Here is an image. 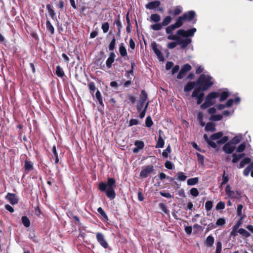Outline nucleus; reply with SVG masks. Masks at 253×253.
I'll return each instance as SVG.
<instances>
[{"label": "nucleus", "mask_w": 253, "mask_h": 253, "mask_svg": "<svg viewBox=\"0 0 253 253\" xmlns=\"http://www.w3.org/2000/svg\"><path fill=\"white\" fill-rule=\"evenodd\" d=\"M116 181L115 178L108 177L106 183L101 182L98 185V189L101 192H105L106 196L110 200H113L116 197L114 188Z\"/></svg>", "instance_id": "f257e3e1"}, {"label": "nucleus", "mask_w": 253, "mask_h": 253, "mask_svg": "<svg viewBox=\"0 0 253 253\" xmlns=\"http://www.w3.org/2000/svg\"><path fill=\"white\" fill-rule=\"evenodd\" d=\"M214 82V80L212 77L209 74H203L200 75L196 83L199 85L203 91H205L211 86Z\"/></svg>", "instance_id": "f03ea898"}, {"label": "nucleus", "mask_w": 253, "mask_h": 253, "mask_svg": "<svg viewBox=\"0 0 253 253\" xmlns=\"http://www.w3.org/2000/svg\"><path fill=\"white\" fill-rule=\"evenodd\" d=\"M219 93L212 92L210 93L206 97L205 102L201 105L202 109H206L215 103L216 98L219 96Z\"/></svg>", "instance_id": "7ed1b4c3"}, {"label": "nucleus", "mask_w": 253, "mask_h": 253, "mask_svg": "<svg viewBox=\"0 0 253 253\" xmlns=\"http://www.w3.org/2000/svg\"><path fill=\"white\" fill-rule=\"evenodd\" d=\"M154 171L153 165H147L142 167L139 174L141 178H145Z\"/></svg>", "instance_id": "20e7f679"}, {"label": "nucleus", "mask_w": 253, "mask_h": 253, "mask_svg": "<svg viewBox=\"0 0 253 253\" xmlns=\"http://www.w3.org/2000/svg\"><path fill=\"white\" fill-rule=\"evenodd\" d=\"M196 30L195 28H193L188 30L180 29L177 31L176 34L179 36L187 38L189 37H193L196 32Z\"/></svg>", "instance_id": "39448f33"}, {"label": "nucleus", "mask_w": 253, "mask_h": 253, "mask_svg": "<svg viewBox=\"0 0 253 253\" xmlns=\"http://www.w3.org/2000/svg\"><path fill=\"white\" fill-rule=\"evenodd\" d=\"M210 138L211 140H216L221 138L220 140L217 142H227L229 140L228 136H223V133L222 132H218L212 134Z\"/></svg>", "instance_id": "423d86ee"}, {"label": "nucleus", "mask_w": 253, "mask_h": 253, "mask_svg": "<svg viewBox=\"0 0 253 253\" xmlns=\"http://www.w3.org/2000/svg\"><path fill=\"white\" fill-rule=\"evenodd\" d=\"M96 239L99 244L104 249H107L108 247V244L104 238V236L102 233L97 232L96 235Z\"/></svg>", "instance_id": "0eeeda50"}, {"label": "nucleus", "mask_w": 253, "mask_h": 253, "mask_svg": "<svg viewBox=\"0 0 253 253\" xmlns=\"http://www.w3.org/2000/svg\"><path fill=\"white\" fill-rule=\"evenodd\" d=\"M11 205H16L18 203L19 200L15 194L8 193L5 197Z\"/></svg>", "instance_id": "6e6552de"}, {"label": "nucleus", "mask_w": 253, "mask_h": 253, "mask_svg": "<svg viewBox=\"0 0 253 253\" xmlns=\"http://www.w3.org/2000/svg\"><path fill=\"white\" fill-rule=\"evenodd\" d=\"M151 46L154 52L156 54L159 60L163 61L164 60V58L163 54L158 48V44L156 42H153L152 43Z\"/></svg>", "instance_id": "1a4fd4ad"}, {"label": "nucleus", "mask_w": 253, "mask_h": 253, "mask_svg": "<svg viewBox=\"0 0 253 253\" xmlns=\"http://www.w3.org/2000/svg\"><path fill=\"white\" fill-rule=\"evenodd\" d=\"M237 143H225L223 146V151L226 154H231L235 149V147L231 144H237Z\"/></svg>", "instance_id": "9d476101"}, {"label": "nucleus", "mask_w": 253, "mask_h": 253, "mask_svg": "<svg viewBox=\"0 0 253 253\" xmlns=\"http://www.w3.org/2000/svg\"><path fill=\"white\" fill-rule=\"evenodd\" d=\"M191 42V40L189 38H185L184 39H181L179 38L178 41V44L181 45V48H185L189 43Z\"/></svg>", "instance_id": "9b49d317"}, {"label": "nucleus", "mask_w": 253, "mask_h": 253, "mask_svg": "<svg viewBox=\"0 0 253 253\" xmlns=\"http://www.w3.org/2000/svg\"><path fill=\"white\" fill-rule=\"evenodd\" d=\"M160 4V1L157 0L148 3L145 6L149 9H155L158 8Z\"/></svg>", "instance_id": "f8f14e48"}, {"label": "nucleus", "mask_w": 253, "mask_h": 253, "mask_svg": "<svg viewBox=\"0 0 253 253\" xmlns=\"http://www.w3.org/2000/svg\"><path fill=\"white\" fill-rule=\"evenodd\" d=\"M182 11V7L180 6H176L173 7V10L169 9L168 13L169 14H173L174 15H177L179 14Z\"/></svg>", "instance_id": "ddd939ff"}, {"label": "nucleus", "mask_w": 253, "mask_h": 253, "mask_svg": "<svg viewBox=\"0 0 253 253\" xmlns=\"http://www.w3.org/2000/svg\"><path fill=\"white\" fill-rule=\"evenodd\" d=\"M185 20L191 21L195 16V12L194 11H189L185 13L183 15Z\"/></svg>", "instance_id": "4468645a"}, {"label": "nucleus", "mask_w": 253, "mask_h": 253, "mask_svg": "<svg viewBox=\"0 0 253 253\" xmlns=\"http://www.w3.org/2000/svg\"><path fill=\"white\" fill-rule=\"evenodd\" d=\"M33 164L31 161L26 160L24 164V170L26 173H28L30 171L33 169Z\"/></svg>", "instance_id": "2eb2a0df"}, {"label": "nucleus", "mask_w": 253, "mask_h": 253, "mask_svg": "<svg viewBox=\"0 0 253 253\" xmlns=\"http://www.w3.org/2000/svg\"><path fill=\"white\" fill-rule=\"evenodd\" d=\"M115 57V53L114 52H111L106 62V64L108 68H110L111 67L112 64L114 61Z\"/></svg>", "instance_id": "dca6fc26"}, {"label": "nucleus", "mask_w": 253, "mask_h": 253, "mask_svg": "<svg viewBox=\"0 0 253 253\" xmlns=\"http://www.w3.org/2000/svg\"><path fill=\"white\" fill-rule=\"evenodd\" d=\"M214 242V239L211 235L208 236L205 242V245L207 247H211Z\"/></svg>", "instance_id": "f3484780"}, {"label": "nucleus", "mask_w": 253, "mask_h": 253, "mask_svg": "<svg viewBox=\"0 0 253 253\" xmlns=\"http://www.w3.org/2000/svg\"><path fill=\"white\" fill-rule=\"evenodd\" d=\"M203 90L202 88L199 86V87L196 88L194 89L192 96L193 97H197L198 96H200L202 94V95H204V93H203Z\"/></svg>", "instance_id": "a211bd4d"}, {"label": "nucleus", "mask_w": 253, "mask_h": 253, "mask_svg": "<svg viewBox=\"0 0 253 253\" xmlns=\"http://www.w3.org/2000/svg\"><path fill=\"white\" fill-rule=\"evenodd\" d=\"M229 92L225 90L222 91L220 93H219V96H220L219 101L222 102L227 98V97L229 96Z\"/></svg>", "instance_id": "6ab92c4d"}, {"label": "nucleus", "mask_w": 253, "mask_h": 253, "mask_svg": "<svg viewBox=\"0 0 253 253\" xmlns=\"http://www.w3.org/2000/svg\"><path fill=\"white\" fill-rule=\"evenodd\" d=\"M196 83L194 82H191L188 83L184 87V90L185 92H188L192 90L195 86Z\"/></svg>", "instance_id": "aec40b11"}, {"label": "nucleus", "mask_w": 253, "mask_h": 253, "mask_svg": "<svg viewBox=\"0 0 253 253\" xmlns=\"http://www.w3.org/2000/svg\"><path fill=\"white\" fill-rule=\"evenodd\" d=\"M238 232L244 238H248L251 236V234L244 228H240L238 230Z\"/></svg>", "instance_id": "412c9836"}, {"label": "nucleus", "mask_w": 253, "mask_h": 253, "mask_svg": "<svg viewBox=\"0 0 253 253\" xmlns=\"http://www.w3.org/2000/svg\"><path fill=\"white\" fill-rule=\"evenodd\" d=\"M245 154L244 153H242L240 154H233L232 155V163H237L240 159L242 158Z\"/></svg>", "instance_id": "4be33fe9"}, {"label": "nucleus", "mask_w": 253, "mask_h": 253, "mask_svg": "<svg viewBox=\"0 0 253 253\" xmlns=\"http://www.w3.org/2000/svg\"><path fill=\"white\" fill-rule=\"evenodd\" d=\"M251 161L250 158H245L243 159L240 163L238 168L241 169L243 168L246 165L249 164Z\"/></svg>", "instance_id": "5701e85b"}, {"label": "nucleus", "mask_w": 253, "mask_h": 253, "mask_svg": "<svg viewBox=\"0 0 253 253\" xmlns=\"http://www.w3.org/2000/svg\"><path fill=\"white\" fill-rule=\"evenodd\" d=\"M147 99V94L144 90L141 91L139 100L138 102L144 104Z\"/></svg>", "instance_id": "b1692460"}, {"label": "nucleus", "mask_w": 253, "mask_h": 253, "mask_svg": "<svg viewBox=\"0 0 253 253\" xmlns=\"http://www.w3.org/2000/svg\"><path fill=\"white\" fill-rule=\"evenodd\" d=\"M21 222L25 227L30 226V221L27 216H23L21 217Z\"/></svg>", "instance_id": "393cba45"}, {"label": "nucleus", "mask_w": 253, "mask_h": 253, "mask_svg": "<svg viewBox=\"0 0 253 253\" xmlns=\"http://www.w3.org/2000/svg\"><path fill=\"white\" fill-rule=\"evenodd\" d=\"M243 141H244L243 135L241 134H238L233 138L231 142H240Z\"/></svg>", "instance_id": "a878e982"}, {"label": "nucleus", "mask_w": 253, "mask_h": 253, "mask_svg": "<svg viewBox=\"0 0 253 253\" xmlns=\"http://www.w3.org/2000/svg\"><path fill=\"white\" fill-rule=\"evenodd\" d=\"M176 176L177 180L182 181H185L187 177V176L185 175L183 172L181 171L178 172L176 173Z\"/></svg>", "instance_id": "bb28decb"}, {"label": "nucleus", "mask_w": 253, "mask_h": 253, "mask_svg": "<svg viewBox=\"0 0 253 253\" xmlns=\"http://www.w3.org/2000/svg\"><path fill=\"white\" fill-rule=\"evenodd\" d=\"M184 21H185V20L184 19L183 16H181L179 17L176 19V22L175 23H174L173 24L175 26H176V27L178 28L180 27L183 25V22Z\"/></svg>", "instance_id": "cd10ccee"}, {"label": "nucleus", "mask_w": 253, "mask_h": 253, "mask_svg": "<svg viewBox=\"0 0 253 253\" xmlns=\"http://www.w3.org/2000/svg\"><path fill=\"white\" fill-rule=\"evenodd\" d=\"M205 129L207 131H215L216 130L215 126L213 123H208L205 126Z\"/></svg>", "instance_id": "c85d7f7f"}, {"label": "nucleus", "mask_w": 253, "mask_h": 253, "mask_svg": "<svg viewBox=\"0 0 253 253\" xmlns=\"http://www.w3.org/2000/svg\"><path fill=\"white\" fill-rule=\"evenodd\" d=\"M161 20V16L158 14H152L150 16V21L153 22L158 23Z\"/></svg>", "instance_id": "c756f323"}, {"label": "nucleus", "mask_w": 253, "mask_h": 253, "mask_svg": "<svg viewBox=\"0 0 253 253\" xmlns=\"http://www.w3.org/2000/svg\"><path fill=\"white\" fill-rule=\"evenodd\" d=\"M172 21V18L170 16H166L163 20L161 23L163 26L168 25Z\"/></svg>", "instance_id": "7c9ffc66"}, {"label": "nucleus", "mask_w": 253, "mask_h": 253, "mask_svg": "<svg viewBox=\"0 0 253 253\" xmlns=\"http://www.w3.org/2000/svg\"><path fill=\"white\" fill-rule=\"evenodd\" d=\"M144 143H134L136 147L133 148V152L134 153H137L140 150L143 148L144 145Z\"/></svg>", "instance_id": "2f4dec72"}, {"label": "nucleus", "mask_w": 253, "mask_h": 253, "mask_svg": "<svg viewBox=\"0 0 253 253\" xmlns=\"http://www.w3.org/2000/svg\"><path fill=\"white\" fill-rule=\"evenodd\" d=\"M198 177L191 178L187 180V183L188 185H194L198 182Z\"/></svg>", "instance_id": "473e14b6"}, {"label": "nucleus", "mask_w": 253, "mask_h": 253, "mask_svg": "<svg viewBox=\"0 0 253 253\" xmlns=\"http://www.w3.org/2000/svg\"><path fill=\"white\" fill-rule=\"evenodd\" d=\"M52 152L53 156H54V158H55V163L56 164H57L59 163V160L58 158V153L56 151V146L55 145H54L52 147Z\"/></svg>", "instance_id": "72a5a7b5"}, {"label": "nucleus", "mask_w": 253, "mask_h": 253, "mask_svg": "<svg viewBox=\"0 0 253 253\" xmlns=\"http://www.w3.org/2000/svg\"><path fill=\"white\" fill-rule=\"evenodd\" d=\"M222 181L220 184V186H222L226 184L229 180V178L227 175L226 174L225 170L223 171V173L222 176Z\"/></svg>", "instance_id": "f704fd0d"}, {"label": "nucleus", "mask_w": 253, "mask_h": 253, "mask_svg": "<svg viewBox=\"0 0 253 253\" xmlns=\"http://www.w3.org/2000/svg\"><path fill=\"white\" fill-rule=\"evenodd\" d=\"M97 211L105 219V220H108V217L107 214L101 207H99L97 209Z\"/></svg>", "instance_id": "c9c22d12"}, {"label": "nucleus", "mask_w": 253, "mask_h": 253, "mask_svg": "<svg viewBox=\"0 0 253 253\" xmlns=\"http://www.w3.org/2000/svg\"><path fill=\"white\" fill-rule=\"evenodd\" d=\"M177 28L173 24L167 27L166 29L167 34H172L173 31Z\"/></svg>", "instance_id": "e433bc0d"}, {"label": "nucleus", "mask_w": 253, "mask_h": 253, "mask_svg": "<svg viewBox=\"0 0 253 253\" xmlns=\"http://www.w3.org/2000/svg\"><path fill=\"white\" fill-rule=\"evenodd\" d=\"M163 26L161 23H158L151 25L150 28L154 31H159L162 29Z\"/></svg>", "instance_id": "4c0bfd02"}, {"label": "nucleus", "mask_w": 253, "mask_h": 253, "mask_svg": "<svg viewBox=\"0 0 253 253\" xmlns=\"http://www.w3.org/2000/svg\"><path fill=\"white\" fill-rule=\"evenodd\" d=\"M119 52L122 56L124 57L127 55V52L126 48L123 44H121L119 47Z\"/></svg>", "instance_id": "58836bf2"}, {"label": "nucleus", "mask_w": 253, "mask_h": 253, "mask_svg": "<svg viewBox=\"0 0 253 253\" xmlns=\"http://www.w3.org/2000/svg\"><path fill=\"white\" fill-rule=\"evenodd\" d=\"M56 74L59 77H63L64 76V73L63 69L60 66L56 67Z\"/></svg>", "instance_id": "ea45409f"}, {"label": "nucleus", "mask_w": 253, "mask_h": 253, "mask_svg": "<svg viewBox=\"0 0 253 253\" xmlns=\"http://www.w3.org/2000/svg\"><path fill=\"white\" fill-rule=\"evenodd\" d=\"M222 119V115L220 114H216L212 115L210 120L213 121H220Z\"/></svg>", "instance_id": "a19ab883"}, {"label": "nucleus", "mask_w": 253, "mask_h": 253, "mask_svg": "<svg viewBox=\"0 0 253 253\" xmlns=\"http://www.w3.org/2000/svg\"><path fill=\"white\" fill-rule=\"evenodd\" d=\"M171 152V148L169 145L166 149L164 150L162 152V156L164 158H167L168 157L169 153Z\"/></svg>", "instance_id": "79ce46f5"}, {"label": "nucleus", "mask_w": 253, "mask_h": 253, "mask_svg": "<svg viewBox=\"0 0 253 253\" xmlns=\"http://www.w3.org/2000/svg\"><path fill=\"white\" fill-rule=\"evenodd\" d=\"M213 206L212 202L211 201H208L205 204V209L207 211H210Z\"/></svg>", "instance_id": "37998d69"}, {"label": "nucleus", "mask_w": 253, "mask_h": 253, "mask_svg": "<svg viewBox=\"0 0 253 253\" xmlns=\"http://www.w3.org/2000/svg\"><path fill=\"white\" fill-rule=\"evenodd\" d=\"M169 35L168 36L167 39L169 40L175 41L178 42L180 37L176 35H174L172 34H168Z\"/></svg>", "instance_id": "c03bdc74"}, {"label": "nucleus", "mask_w": 253, "mask_h": 253, "mask_svg": "<svg viewBox=\"0 0 253 253\" xmlns=\"http://www.w3.org/2000/svg\"><path fill=\"white\" fill-rule=\"evenodd\" d=\"M225 192L226 194L229 197H233L232 195L234 193V191L231 190V187L229 185H227L225 188Z\"/></svg>", "instance_id": "a18cd8bd"}, {"label": "nucleus", "mask_w": 253, "mask_h": 253, "mask_svg": "<svg viewBox=\"0 0 253 253\" xmlns=\"http://www.w3.org/2000/svg\"><path fill=\"white\" fill-rule=\"evenodd\" d=\"M226 223V220L224 218H218L216 222V226H221L224 225Z\"/></svg>", "instance_id": "49530a36"}, {"label": "nucleus", "mask_w": 253, "mask_h": 253, "mask_svg": "<svg viewBox=\"0 0 253 253\" xmlns=\"http://www.w3.org/2000/svg\"><path fill=\"white\" fill-rule=\"evenodd\" d=\"M46 26L47 29L49 31L51 34H53L54 32V29L49 21H47L46 23Z\"/></svg>", "instance_id": "de8ad7c7"}, {"label": "nucleus", "mask_w": 253, "mask_h": 253, "mask_svg": "<svg viewBox=\"0 0 253 253\" xmlns=\"http://www.w3.org/2000/svg\"><path fill=\"white\" fill-rule=\"evenodd\" d=\"M148 104H149L148 102H147L146 104L145 105V107L143 109V110H142L141 111H140V113L139 114V117L141 119H142V118H143L144 117V116L145 115V113H146V110H147V107H148Z\"/></svg>", "instance_id": "09e8293b"}, {"label": "nucleus", "mask_w": 253, "mask_h": 253, "mask_svg": "<svg viewBox=\"0 0 253 253\" xmlns=\"http://www.w3.org/2000/svg\"><path fill=\"white\" fill-rule=\"evenodd\" d=\"M190 193L194 197H197L199 194V191L196 188H192L190 189Z\"/></svg>", "instance_id": "8fccbe9b"}, {"label": "nucleus", "mask_w": 253, "mask_h": 253, "mask_svg": "<svg viewBox=\"0 0 253 253\" xmlns=\"http://www.w3.org/2000/svg\"><path fill=\"white\" fill-rule=\"evenodd\" d=\"M222 250V244L220 241H218L216 244V251L215 253H221Z\"/></svg>", "instance_id": "3c124183"}, {"label": "nucleus", "mask_w": 253, "mask_h": 253, "mask_svg": "<svg viewBox=\"0 0 253 253\" xmlns=\"http://www.w3.org/2000/svg\"><path fill=\"white\" fill-rule=\"evenodd\" d=\"M159 208L162 210V211L165 213L168 214L169 212V211L168 210L167 207L163 203H160L159 205Z\"/></svg>", "instance_id": "603ef678"}, {"label": "nucleus", "mask_w": 253, "mask_h": 253, "mask_svg": "<svg viewBox=\"0 0 253 253\" xmlns=\"http://www.w3.org/2000/svg\"><path fill=\"white\" fill-rule=\"evenodd\" d=\"M95 96L96 98L97 99L99 104L100 105H103V100L101 97V93L99 90H97L95 93Z\"/></svg>", "instance_id": "864d4df0"}, {"label": "nucleus", "mask_w": 253, "mask_h": 253, "mask_svg": "<svg viewBox=\"0 0 253 253\" xmlns=\"http://www.w3.org/2000/svg\"><path fill=\"white\" fill-rule=\"evenodd\" d=\"M153 122L150 117L148 116L145 120V125L147 127H150L153 125Z\"/></svg>", "instance_id": "5fc2aeb1"}, {"label": "nucleus", "mask_w": 253, "mask_h": 253, "mask_svg": "<svg viewBox=\"0 0 253 253\" xmlns=\"http://www.w3.org/2000/svg\"><path fill=\"white\" fill-rule=\"evenodd\" d=\"M225 203L222 201L218 202L216 206V209L217 210H223L225 208Z\"/></svg>", "instance_id": "6e6d98bb"}, {"label": "nucleus", "mask_w": 253, "mask_h": 253, "mask_svg": "<svg viewBox=\"0 0 253 253\" xmlns=\"http://www.w3.org/2000/svg\"><path fill=\"white\" fill-rule=\"evenodd\" d=\"M46 8L48 10V13L50 16L54 18L55 16V13L54 12V11L51 8L50 6L49 5H47L46 6Z\"/></svg>", "instance_id": "4d7b16f0"}, {"label": "nucleus", "mask_w": 253, "mask_h": 253, "mask_svg": "<svg viewBox=\"0 0 253 253\" xmlns=\"http://www.w3.org/2000/svg\"><path fill=\"white\" fill-rule=\"evenodd\" d=\"M196 155L198 162L201 165H203L204 162V156L199 153H197Z\"/></svg>", "instance_id": "13d9d810"}, {"label": "nucleus", "mask_w": 253, "mask_h": 253, "mask_svg": "<svg viewBox=\"0 0 253 253\" xmlns=\"http://www.w3.org/2000/svg\"><path fill=\"white\" fill-rule=\"evenodd\" d=\"M191 69V66L188 64H186L182 67L181 70L186 73L187 72L190 71Z\"/></svg>", "instance_id": "bf43d9fd"}, {"label": "nucleus", "mask_w": 253, "mask_h": 253, "mask_svg": "<svg viewBox=\"0 0 253 253\" xmlns=\"http://www.w3.org/2000/svg\"><path fill=\"white\" fill-rule=\"evenodd\" d=\"M233 197H230L233 199H239L241 198V193L239 191H234V193L232 195Z\"/></svg>", "instance_id": "052dcab7"}, {"label": "nucleus", "mask_w": 253, "mask_h": 253, "mask_svg": "<svg viewBox=\"0 0 253 253\" xmlns=\"http://www.w3.org/2000/svg\"><path fill=\"white\" fill-rule=\"evenodd\" d=\"M165 167L169 169H172L174 167L173 164L169 161H167L165 163Z\"/></svg>", "instance_id": "680f3d73"}, {"label": "nucleus", "mask_w": 253, "mask_h": 253, "mask_svg": "<svg viewBox=\"0 0 253 253\" xmlns=\"http://www.w3.org/2000/svg\"><path fill=\"white\" fill-rule=\"evenodd\" d=\"M101 28L104 33H107L108 31L109 28V25L108 23L106 22L103 23L102 25Z\"/></svg>", "instance_id": "e2e57ef3"}, {"label": "nucleus", "mask_w": 253, "mask_h": 253, "mask_svg": "<svg viewBox=\"0 0 253 253\" xmlns=\"http://www.w3.org/2000/svg\"><path fill=\"white\" fill-rule=\"evenodd\" d=\"M243 208V206L242 204L237 205L236 214L237 216H240L242 214V210Z\"/></svg>", "instance_id": "0e129e2a"}, {"label": "nucleus", "mask_w": 253, "mask_h": 253, "mask_svg": "<svg viewBox=\"0 0 253 253\" xmlns=\"http://www.w3.org/2000/svg\"><path fill=\"white\" fill-rule=\"evenodd\" d=\"M177 45H178V42H173L168 43L167 44V47L169 49H173Z\"/></svg>", "instance_id": "69168bd1"}, {"label": "nucleus", "mask_w": 253, "mask_h": 253, "mask_svg": "<svg viewBox=\"0 0 253 253\" xmlns=\"http://www.w3.org/2000/svg\"><path fill=\"white\" fill-rule=\"evenodd\" d=\"M246 145L245 143H241L237 148V152H242L245 149Z\"/></svg>", "instance_id": "338daca9"}, {"label": "nucleus", "mask_w": 253, "mask_h": 253, "mask_svg": "<svg viewBox=\"0 0 253 253\" xmlns=\"http://www.w3.org/2000/svg\"><path fill=\"white\" fill-rule=\"evenodd\" d=\"M160 194L165 198H171L173 196L171 195V194L169 192H165L164 191H160Z\"/></svg>", "instance_id": "774afa93"}]
</instances>
